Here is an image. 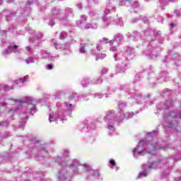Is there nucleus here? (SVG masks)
<instances>
[{"label":"nucleus","instance_id":"nucleus-7","mask_svg":"<svg viewBox=\"0 0 181 181\" xmlns=\"http://www.w3.org/2000/svg\"><path fill=\"white\" fill-rule=\"evenodd\" d=\"M109 43H110L111 45H112V43H114V40H110V41L109 42Z\"/></svg>","mask_w":181,"mask_h":181},{"label":"nucleus","instance_id":"nucleus-12","mask_svg":"<svg viewBox=\"0 0 181 181\" xmlns=\"http://www.w3.org/2000/svg\"><path fill=\"white\" fill-rule=\"evenodd\" d=\"M142 142H144V141H141L140 143H139V144L141 145V144H142Z\"/></svg>","mask_w":181,"mask_h":181},{"label":"nucleus","instance_id":"nucleus-15","mask_svg":"<svg viewBox=\"0 0 181 181\" xmlns=\"http://www.w3.org/2000/svg\"><path fill=\"white\" fill-rule=\"evenodd\" d=\"M180 117L181 118V112H180Z\"/></svg>","mask_w":181,"mask_h":181},{"label":"nucleus","instance_id":"nucleus-13","mask_svg":"<svg viewBox=\"0 0 181 181\" xmlns=\"http://www.w3.org/2000/svg\"><path fill=\"white\" fill-rule=\"evenodd\" d=\"M139 154L142 153V151H139Z\"/></svg>","mask_w":181,"mask_h":181},{"label":"nucleus","instance_id":"nucleus-6","mask_svg":"<svg viewBox=\"0 0 181 181\" xmlns=\"http://www.w3.org/2000/svg\"><path fill=\"white\" fill-rule=\"evenodd\" d=\"M170 26H171V28H175V24L174 23H171Z\"/></svg>","mask_w":181,"mask_h":181},{"label":"nucleus","instance_id":"nucleus-14","mask_svg":"<svg viewBox=\"0 0 181 181\" xmlns=\"http://www.w3.org/2000/svg\"><path fill=\"white\" fill-rule=\"evenodd\" d=\"M71 105H73L72 104H69V107H71Z\"/></svg>","mask_w":181,"mask_h":181},{"label":"nucleus","instance_id":"nucleus-11","mask_svg":"<svg viewBox=\"0 0 181 181\" xmlns=\"http://www.w3.org/2000/svg\"><path fill=\"white\" fill-rule=\"evenodd\" d=\"M100 48V45H97V49H98Z\"/></svg>","mask_w":181,"mask_h":181},{"label":"nucleus","instance_id":"nucleus-5","mask_svg":"<svg viewBox=\"0 0 181 181\" xmlns=\"http://www.w3.org/2000/svg\"><path fill=\"white\" fill-rule=\"evenodd\" d=\"M103 40H104L105 42H106V43H107V42H108V38L104 37V38H103Z\"/></svg>","mask_w":181,"mask_h":181},{"label":"nucleus","instance_id":"nucleus-4","mask_svg":"<svg viewBox=\"0 0 181 181\" xmlns=\"http://www.w3.org/2000/svg\"><path fill=\"white\" fill-rule=\"evenodd\" d=\"M48 69H49V70H52V69H53V66H52V64H49Z\"/></svg>","mask_w":181,"mask_h":181},{"label":"nucleus","instance_id":"nucleus-8","mask_svg":"<svg viewBox=\"0 0 181 181\" xmlns=\"http://www.w3.org/2000/svg\"><path fill=\"white\" fill-rule=\"evenodd\" d=\"M52 118L51 116L49 117V122H52V119H50Z\"/></svg>","mask_w":181,"mask_h":181},{"label":"nucleus","instance_id":"nucleus-16","mask_svg":"<svg viewBox=\"0 0 181 181\" xmlns=\"http://www.w3.org/2000/svg\"><path fill=\"white\" fill-rule=\"evenodd\" d=\"M126 1H129V0H126Z\"/></svg>","mask_w":181,"mask_h":181},{"label":"nucleus","instance_id":"nucleus-17","mask_svg":"<svg viewBox=\"0 0 181 181\" xmlns=\"http://www.w3.org/2000/svg\"><path fill=\"white\" fill-rule=\"evenodd\" d=\"M180 107H181V105H180Z\"/></svg>","mask_w":181,"mask_h":181},{"label":"nucleus","instance_id":"nucleus-10","mask_svg":"<svg viewBox=\"0 0 181 181\" xmlns=\"http://www.w3.org/2000/svg\"><path fill=\"white\" fill-rule=\"evenodd\" d=\"M4 125V123L2 122H0V126Z\"/></svg>","mask_w":181,"mask_h":181},{"label":"nucleus","instance_id":"nucleus-1","mask_svg":"<svg viewBox=\"0 0 181 181\" xmlns=\"http://www.w3.org/2000/svg\"><path fill=\"white\" fill-rule=\"evenodd\" d=\"M86 49H90V42H88L87 43L81 44V49H80L81 53H86Z\"/></svg>","mask_w":181,"mask_h":181},{"label":"nucleus","instance_id":"nucleus-2","mask_svg":"<svg viewBox=\"0 0 181 181\" xmlns=\"http://www.w3.org/2000/svg\"><path fill=\"white\" fill-rule=\"evenodd\" d=\"M110 165H112V166H115L116 165L115 161L114 160H110Z\"/></svg>","mask_w":181,"mask_h":181},{"label":"nucleus","instance_id":"nucleus-9","mask_svg":"<svg viewBox=\"0 0 181 181\" xmlns=\"http://www.w3.org/2000/svg\"><path fill=\"white\" fill-rule=\"evenodd\" d=\"M21 81H23V83H25V79H23V78H21V79H20Z\"/></svg>","mask_w":181,"mask_h":181},{"label":"nucleus","instance_id":"nucleus-3","mask_svg":"<svg viewBox=\"0 0 181 181\" xmlns=\"http://www.w3.org/2000/svg\"><path fill=\"white\" fill-rule=\"evenodd\" d=\"M8 49H18V45H14L13 46H9Z\"/></svg>","mask_w":181,"mask_h":181}]
</instances>
